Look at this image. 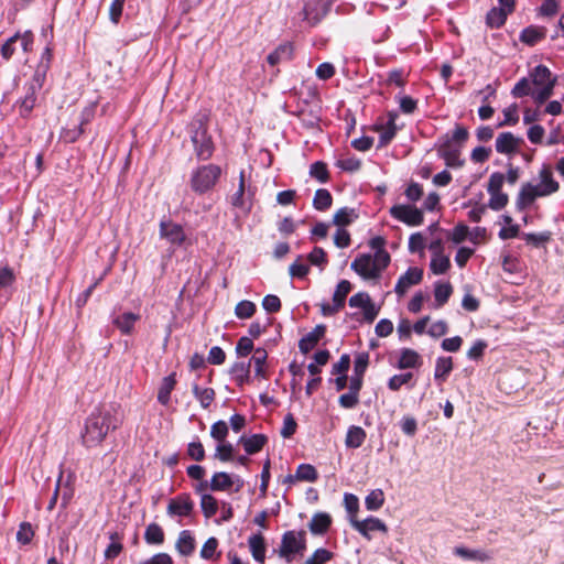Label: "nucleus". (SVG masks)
Masks as SVG:
<instances>
[{
  "mask_svg": "<svg viewBox=\"0 0 564 564\" xmlns=\"http://www.w3.org/2000/svg\"><path fill=\"white\" fill-rule=\"evenodd\" d=\"M122 425V419L116 411L96 408L85 420L80 433L83 446L97 447L102 444L109 432L117 431Z\"/></svg>",
  "mask_w": 564,
  "mask_h": 564,
  "instance_id": "1",
  "label": "nucleus"
},
{
  "mask_svg": "<svg viewBox=\"0 0 564 564\" xmlns=\"http://www.w3.org/2000/svg\"><path fill=\"white\" fill-rule=\"evenodd\" d=\"M538 180L536 184L525 182L521 185L516 198V208L519 212L530 208L538 198L551 196L560 191V183L554 177L551 164H542Z\"/></svg>",
  "mask_w": 564,
  "mask_h": 564,
  "instance_id": "2",
  "label": "nucleus"
},
{
  "mask_svg": "<svg viewBox=\"0 0 564 564\" xmlns=\"http://www.w3.org/2000/svg\"><path fill=\"white\" fill-rule=\"evenodd\" d=\"M191 141L196 158L202 161L209 160L215 151L212 135L208 133L206 116H196L189 124Z\"/></svg>",
  "mask_w": 564,
  "mask_h": 564,
  "instance_id": "3",
  "label": "nucleus"
},
{
  "mask_svg": "<svg viewBox=\"0 0 564 564\" xmlns=\"http://www.w3.org/2000/svg\"><path fill=\"white\" fill-rule=\"evenodd\" d=\"M221 172V167L213 163L196 167L189 178L192 191L197 195L210 192L218 183Z\"/></svg>",
  "mask_w": 564,
  "mask_h": 564,
  "instance_id": "4",
  "label": "nucleus"
},
{
  "mask_svg": "<svg viewBox=\"0 0 564 564\" xmlns=\"http://www.w3.org/2000/svg\"><path fill=\"white\" fill-rule=\"evenodd\" d=\"M46 78L41 73L33 74L30 80L23 86V96L15 101L19 108V115L22 118H29L36 106L39 94L41 93Z\"/></svg>",
  "mask_w": 564,
  "mask_h": 564,
  "instance_id": "5",
  "label": "nucleus"
},
{
  "mask_svg": "<svg viewBox=\"0 0 564 564\" xmlns=\"http://www.w3.org/2000/svg\"><path fill=\"white\" fill-rule=\"evenodd\" d=\"M505 175L500 172H494L488 180L487 192L490 196L488 207L492 210H501L509 203V196L502 192Z\"/></svg>",
  "mask_w": 564,
  "mask_h": 564,
  "instance_id": "6",
  "label": "nucleus"
},
{
  "mask_svg": "<svg viewBox=\"0 0 564 564\" xmlns=\"http://www.w3.org/2000/svg\"><path fill=\"white\" fill-rule=\"evenodd\" d=\"M306 549L305 532L286 531L282 535L279 555L286 558L288 562L292 561V555L302 553Z\"/></svg>",
  "mask_w": 564,
  "mask_h": 564,
  "instance_id": "7",
  "label": "nucleus"
},
{
  "mask_svg": "<svg viewBox=\"0 0 564 564\" xmlns=\"http://www.w3.org/2000/svg\"><path fill=\"white\" fill-rule=\"evenodd\" d=\"M20 43V47L24 53H30L33 50L34 35L31 31L24 33L17 32L13 36L9 37L1 46V56L3 59L9 61L15 53V44Z\"/></svg>",
  "mask_w": 564,
  "mask_h": 564,
  "instance_id": "8",
  "label": "nucleus"
},
{
  "mask_svg": "<svg viewBox=\"0 0 564 564\" xmlns=\"http://www.w3.org/2000/svg\"><path fill=\"white\" fill-rule=\"evenodd\" d=\"M389 213L394 219L411 227L420 226L424 221L422 210L412 205H394L390 208Z\"/></svg>",
  "mask_w": 564,
  "mask_h": 564,
  "instance_id": "9",
  "label": "nucleus"
},
{
  "mask_svg": "<svg viewBox=\"0 0 564 564\" xmlns=\"http://www.w3.org/2000/svg\"><path fill=\"white\" fill-rule=\"evenodd\" d=\"M398 113L394 111L388 112V120L384 123H376L373 130L379 132L378 149L386 148L395 137L398 128L395 120Z\"/></svg>",
  "mask_w": 564,
  "mask_h": 564,
  "instance_id": "10",
  "label": "nucleus"
},
{
  "mask_svg": "<svg viewBox=\"0 0 564 564\" xmlns=\"http://www.w3.org/2000/svg\"><path fill=\"white\" fill-rule=\"evenodd\" d=\"M350 523L367 540L371 539L370 532L380 531L384 534L388 533L387 524L379 518L369 517L362 521L350 519Z\"/></svg>",
  "mask_w": 564,
  "mask_h": 564,
  "instance_id": "11",
  "label": "nucleus"
},
{
  "mask_svg": "<svg viewBox=\"0 0 564 564\" xmlns=\"http://www.w3.org/2000/svg\"><path fill=\"white\" fill-rule=\"evenodd\" d=\"M423 279V270L417 267L409 268L404 274H402L394 288V292L402 296L406 293V291L419 283H421Z\"/></svg>",
  "mask_w": 564,
  "mask_h": 564,
  "instance_id": "12",
  "label": "nucleus"
},
{
  "mask_svg": "<svg viewBox=\"0 0 564 564\" xmlns=\"http://www.w3.org/2000/svg\"><path fill=\"white\" fill-rule=\"evenodd\" d=\"M351 269L366 280L378 279V269L373 265L372 257L368 253L360 254L352 263Z\"/></svg>",
  "mask_w": 564,
  "mask_h": 564,
  "instance_id": "13",
  "label": "nucleus"
},
{
  "mask_svg": "<svg viewBox=\"0 0 564 564\" xmlns=\"http://www.w3.org/2000/svg\"><path fill=\"white\" fill-rule=\"evenodd\" d=\"M194 509V502L188 494H181L171 499L167 505L170 516L188 517Z\"/></svg>",
  "mask_w": 564,
  "mask_h": 564,
  "instance_id": "14",
  "label": "nucleus"
},
{
  "mask_svg": "<svg viewBox=\"0 0 564 564\" xmlns=\"http://www.w3.org/2000/svg\"><path fill=\"white\" fill-rule=\"evenodd\" d=\"M523 139L517 138L511 132H502L496 139V151L501 154L512 155L519 151Z\"/></svg>",
  "mask_w": 564,
  "mask_h": 564,
  "instance_id": "15",
  "label": "nucleus"
},
{
  "mask_svg": "<svg viewBox=\"0 0 564 564\" xmlns=\"http://www.w3.org/2000/svg\"><path fill=\"white\" fill-rule=\"evenodd\" d=\"M160 236L176 246H181L186 239L183 227L172 221L160 223Z\"/></svg>",
  "mask_w": 564,
  "mask_h": 564,
  "instance_id": "16",
  "label": "nucleus"
},
{
  "mask_svg": "<svg viewBox=\"0 0 564 564\" xmlns=\"http://www.w3.org/2000/svg\"><path fill=\"white\" fill-rule=\"evenodd\" d=\"M324 324L316 325L312 332L302 337L299 341V348L302 354L310 352L326 334Z\"/></svg>",
  "mask_w": 564,
  "mask_h": 564,
  "instance_id": "17",
  "label": "nucleus"
},
{
  "mask_svg": "<svg viewBox=\"0 0 564 564\" xmlns=\"http://www.w3.org/2000/svg\"><path fill=\"white\" fill-rule=\"evenodd\" d=\"M546 33L545 26L529 25L521 31L519 40L528 46H534L546 37Z\"/></svg>",
  "mask_w": 564,
  "mask_h": 564,
  "instance_id": "18",
  "label": "nucleus"
},
{
  "mask_svg": "<svg viewBox=\"0 0 564 564\" xmlns=\"http://www.w3.org/2000/svg\"><path fill=\"white\" fill-rule=\"evenodd\" d=\"M250 368V361H236L231 365L229 373L238 387L251 383Z\"/></svg>",
  "mask_w": 564,
  "mask_h": 564,
  "instance_id": "19",
  "label": "nucleus"
},
{
  "mask_svg": "<svg viewBox=\"0 0 564 564\" xmlns=\"http://www.w3.org/2000/svg\"><path fill=\"white\" fill-rule=\"evenodd\" d=\"M267 359L268 351L264 348H256L252 357L250 358V364L254 365V377L259 379H268L269 372L267 370Z\"/></svg>",
  "mask_w": 564,
  "mask_h": 564,
  "instance_id": "20",
  "label": "nucleus"
},
{
  "mask_svg": "<svg viewBox=\"0 0 564 564\" xmlns=\"http://www.w3.org/2000/svg\"><path fill=\"white\" fill-rule=\"evenodd\" d=\"M454 555L466 561L487 562L491 560L489 552L484 550H470L463 545L455 546L453 549Z\"/></svg>",
  "mask_w": 564,
  "mask_h": 564,
  "instance_id": "21",
  "label": "nucleus"
},
{
  "mask_svg": "<svg viewBox=\"0 0 564 564\" xmlns=\"http://www.w3.org/2000/svg\"><path fill=\"white\" fill-rule=\"evenodd\" d=\"M332 525V517L326 512L315 513L310 523V531L315 535H324Z\"/></svg>",
  "mask_w": 564,
  "mask_h": 564,
  "instance_id": "22",
  "label": "nucleus"
},
{
  "mask_svg": "<svg viewBox=\"0 0 564 564\" xmlns=\"http://www.w3.org/2000/svg\"><path fill=\"white\" fill-rule=\"evenodd\" d=\"M239 443L248 455H253L262 451L268 443V437L264 434H253L250 437L241 436Z\"/></svg>",
  "mask_w": 564,
  "mask_h": 564,
  "instance_id": "23",
  "label": "nucleus"
},
{
  "mask_svg": "<svg viewBox=\"0 0 564 564\" xmlns=\"http://www.w3.org/2000/svg\"><path fill=\"white\" fill-rule=\"evenodd\" d=\"M293 57V45L290 42L280 44L272 53L267 57V62L271 66H275L281 62L291 61Z\"/></svg>",
  "mask_w": 564,
  "mask_h": 564,
  "instance_id": "24",
  "label": "nucleus"
},
{
  "mask_svg": "<svg viewBox=\"0 0 564 564\" xmlns=\"http://www.w3.org/2000/svg\"><path fill=\"white\" fill-rule=\"evenodd\" d=\"M175 547L183 556H189L194 553L196 542L189 530H183L180 532Z\"/></svg>",
  "mask_w": 564,
  "mask_h": 564,
  "instance_id": "25",
  "label": "nucleus"
},
{
  "mask_svg": "<svg viewBox=\"0 0 564 564\" xmlns=\"http://www.w3.org/2000/svg\"><path fill=\"white\" fill-rule=\"evenodd\" d=\"M422 365V358L417 351L411 348H403L397 364L398 369L417 368Z\"/></svg>",
  "mask_w": 564,
  "mask_h": 564,
  "instance_id": "26",
  "label": "nucleus"
},
{
  "mask_svg": "<svg viewBox=\"0 0 564 564\" xmlns=\"http://www.w3.org/2000/svg\"><path fill=\"white\" fill-rule=\"evenodd\" d=\"M367 433L366 431L357 425H351L347 430V434L345 437V445L347 448H359L366 441Z\"/></svg>",
  "mask_w": 564,
  "mask_h": 564,
  "instance_id": "27",
  "label": "nucleus"
},
{
  "mask_svg": "<svg viewBox=\"0 0 564 564\" xmlns=\"http://www.w3.org/2000/svg\"><path fill=\"white\" fill-rule=\"evenodd\" d=\"M176 386V373L172 372L171 375L163 378L161 387L158 392V401L167 405L171 400V393Z\"/></svg>",
  "mask_w": 564,
  "mask_h": 564,
  "instance_id": "28",
  "label": "nucleus"
},
{
  "mask_svg": "<svg viewBox=\"0 0 564 564\" xmlns=\"http://www.w3.org/2000/svg\"><path fill=\"white\" fill-rule=\"evenodd\" d=\"M139 318L140 316L138 314L126 312L117 316L113 324L123 335H129L132 333L134 324Z\"/></svg>",
  "mask_w": 564,
  "mask_h": 564,
  "instance_id": "29",
  "label": "nucleus"
},
{
  "mask_svg": "<svg viewBox=\"0 0 564 564\" xmlns=\"http://www.w3.org/2000/svg\"><path fill=\"white\" fill-rule=\"evenodd\" d=\"M248 544L253 558L263 563L265 558V540L261 533L253 534L248 539Z\"/></svg>",
  "mask_w": 564,
  "mask_h": 564,
  "instance_id": "30",
  "label": "nucleus"
},
{
  "mask_svg": "<svg viewBox=\"0 0 564 564\" xmlns=\"http://www.w3.org/2000/svg\"><path fill=\"white\" fill-rule=\"evenodd\" d=\"M532 78V84L538 87H546L550 83L556 82L555 78H552L551 70L545 65H538L533 68L530 74Z\"/></svg>",
  "mask_w": 564,
  "mask_h": 564,
  "instance_id": "31",
  "label": "nucleus"
},
{
  "mask_svg": "<svg viewBox=\"0 0 564 564\" xmlns=\"http://www.w3.org/2000/svg\"><path fill=\"white\" fill-rule=\"evenodd\" d=\"M303 15L304 20H306L311 25H316L322 19L319 1L304 0Z\"/></svg>",
  "mask_w": 564,
  "mask_h": 564,
  "instance_id": "32",
  "label": "nucleus"
},
{
  "mask_svg": "<svg viewBox=\"0 0 564 564\" xmlns=\"http://www.w3.org/2000/svg\"><path fill=\"white\" fill-rule=\"evenodd\" d=\"M144 540L151 545H161L165 540L162 527L155 522L150 523L144 532Z\"/></svg>",
  "mask_w": 564,
  "mask_h": 564,
  "instance_id": "33",
  "label": "nucleus"
},
{
  "mask_svg": "<svg viewBox=\"0 0 564 564\" xmlns=\"http://www.w3.org/2000/svg\"><path fill=\"white\" fill-rule=\"evenodd\" d=\"M192 391L203 409H208L216 397V392L213 388H200L196 383L193 384Z\"/></svg>",
  "mask_w": 564,
  "mask_h": 564,
  "instance_id": "34",
  "label": "nucleus"
},
{
  "mask_svg": "<svg viewBox=\"0 0 564 564\" xmlns=\"http://www.w3.org/2000/svg\"><path fill=\"white\" fill-rule=\"evenodd\" d=\"M508 18V13L505 8H491L486 15V24L490 29H499L502 26Z\"/></svg>",
  "mask_w": 564,
  "mask_h": 564,
  "instance_id": "35",
  "label": "nucleus"
},
{
  "mask_svg": "<svg viewBox=\"0 0 564 564\" xmlns=\"http://www.w3.org/2000/svg\"><path fill=\"white\" fill-rule=\"evenodd\" d=\"M234 485L229 474L225 471L215 473L210 479L209 488L213 491H225Z\"/></svg>",
  "mask_w": 564,
  "mask_h": 564,
  "instance_id": "36",
  "label": "nucleus"
},
{
  "mask_svg": "<svg viewBox=\"0 0 564 564\" xmlns=\"http://www.w3.org/2000/svg\"><path fill=\"white\" fill-rule=\"evenodd\" d=\"M333 196L326 188H318L313 198V207L318 212H325L332 207Z\"/></svg>",
  "mask_w": 564,
  "mask_h": 564,
  "instance_id": "37",
  "label": "nucleus"
},
{
  "mask_svg": "<svg viewBox=\"0 0 564 564\" xmlns=\"http://www.w3.org/2000/svg\"><path fill=\"white\" fill-rule=\"evenodd\" d=\"M523 239L527 245H530L534 248H542L552 240V232L549 230L541 232H528L523 234Z\"/></svg>",
  "mask_w": 564,
  "mask_h": 564,
  "instance_id": "38",
  "label": "nucleus"
},
{
  "mask_svg": "<svg viewBox=\"0 0 564 564\" xmlns=\"http://www.w3.org/2000/svg\"><path fill=\"white\" fill-rule=\"evenodd\" d=\"M453 370L452 357H438L436 359L434 378L435 380L445 381Z\"/></svg>",
  "mask_w": 564,
  "mask_h": 564,
  "instance_id": "39",
  "label": "nucleus"
},
{
  "mask_svg": "<svg viewBox=\"0 0 564 564\" xmlns=\"http://www.w3.org/2000/svg\"><path fill=\"white\" fill-rule=\"evenodd\" d=\"M109 539L111 542L105 550L104 555L106 560H115L123 550V545L121 543L122 536L118 532H110Z\"/></svg>",
  "mask_w": 564,
  "mask_h": 564,
  "instance_id": "40",
  "label": "nucleus"
},
{
  "mask_svg": "<svg viewBox=\"0 0 564 564\" xmlns=\"http://www.w3.org/2000/svg\"><path fill=\"white\" fill-rule=\"evenodd\" d=\"M441 139H448L451 143L456 145H463L467 142L469 139V132L468 129L462 124H456L455 129L452 132H447L440 137Z\"/></svg>",
  "mask_w": 564,
  "mask_h": 564,
  "instance_id": "41",
  "label": "nucleus"
},
{
  "mask_svg": "<svg viewBox=\"0 0 564 564\" xmlns=\"http://www.w3.org/2000/svg\"><path fill=\"white\" fill-rule=\"evenodd\" d=\"M358 218L354 208L343 207L339 208L333 216V223L338 227H345Z\"/></svg>",
  "mask_w": 564,
  "mask_h": 564,
  "instance_id": "42",
  "label": "nucleus"
},
{
  "mask_svg": "<svg viewBox=\"0 0 564 564\" xmlns=\"http://www.w3.org/2000/svg\"><path fill=\"white\" fill-rule=\"evenodd\" d=\"M453 293V286L449 282L435 284L434 289V297L436 302V307H442L449 300Z\"/></svg>",
  "mask_w": 564,
  "mask_h": 564,
  "instance_id": "43",
  "label": "nucleus"
},
{
  "mask_svg": "<svg viewBox=\"0 0 564 564\" xmlns=\"http://www.w3.org/2000/svg\"><path fill=\"white\" fill-rule=\"evenodd\" d=\"M351 283L348 280H341L336 286L333 295V302L339 307L344 308L346 297L351 291Z\"/></svg>",
  "mask_w": 564,
  "mask_h": 564,
  "instance_id": "44",
  "label": "nucleus"
},
{
  "mask_svg": "<svg viewBox=\"0 0 564 564\" xmlns=\"http://www.w3.org/2000/svg\"><path fill=\"white\" fill-rule=\"evenodd\" d=\"M295 478L300 481L314 482L318 478V473L313 465L301 464L296 468Z\"/></svg>",
  "mask_w": 564,
  "mask_h": 564,
  "instance_id": "45",
  "label": "nucleus"
},
{
  "mask_svg": "<svg viewBox=\"0 0 564 564\" xmlns=\"http://www.w3.org/2000/svg\"><path fill=\"white\" fill-rule=\"evenodd\" d=\"M383 503L384 494L381 489L371 490L365 499V506L369 511L379 510L383 506Z\"/></svg>",
  "mask_w": 564,
  "mask_h": 564,
  "instance_id": "46",
  "label": "nucleus"
},
{
  "mask_svg": "<svg viewBox=\"0 0 564 564\" xmlns=\"http://www.w3.org/2000/svg\"><path fill=\"white\" fill-rule=\"evenodd\" d=\"M310 175L317 180L319 183H327L330 177L327 164L323 161H316L311 164Z\"/></svg>",
  "mask_w": 564,
  "mask_h": 564,
  "instance_id": "47",
  "label": "nucleus"
},
{
  "mask_svg": "<svg viewBox=\"0 0 564 564\" xmlns=\"http://www.w3.org/2000/svg\"><path fill=\"white\" fill-rule=\"evenodd\" d=\"M451 268V261L447 256L433 254L430 263V269L434 274H444Z\"/></svg>",
  "mask_w": 564,
  "mask_h": 564,
  "instance_id": "48",
  "label": "nucleus"
},
{
  "mask_svg": "<svg viewBox=\"0 0 564 564\" xmlns=\"http://www.w3.org/2000/svg\"><path fill=\"white\" fill-rule=\"evenodd\" d=\"M200 508L207 519L214 517L218 510L217 499L209 494H203L200 498Z\"/></svg>",
  "mask_w": 564,
  "mask_h": 564,
  "instance_id": "49",
  "label": "nucleus"
},
{
  "mask_svg": "<svg viewBox=\"0 0 564 564\" xmlns=\"http://www.w3.org/2000/svg\"><path fill=\"white\" fill-rule=\"evenodd\" d=\"M245 193H246V176L245 171H240L239 174V184L237 192L231 196L230 203L234 207L243 208L245 207Z\"/></svg>",
  "mask_w": 564,
  "mask_h": 564,
  "instance_id": "50",
  "label": "nucleus"
},
{
  "mask_svg": "<svg viewBox=\"0 0 564 564\" xmlns=\"http://www.w3.org/2000/svg\"><path fill=\"white\" fill-rule=\"evenodd\" d=\"M256 311V304L248 300L240 301L235 307V314L239 319H247L252 317Z\"/></svg>",
  "mask_w": 564,
  "mask_h": 564,
  "instance_id": "51",
  "label": "nucleus"
},
{
  "mask_svg": "<svg viewBox=\"0 0 564 564\" xmlns=\"http://www.w3.org/2000/svg\"><path fill=\"white\" fill-rule=\"evenodd\" d=\"M310 272V267L304 263L303 256H297L296 260L289 267V273L292 278L303 279Z\"/></svg>",
  "mask_w": 564,
  "mask_h": 564,
  "instance_id": "52",
  "label": "nucleus"
},
{
  "mask_svg": "<svg viewBox=\"0 0 564 564\" xmlns=\"http://www.w3.org/2000/svg\"><path fill=\"white\" fill-rule=\"evenodd\" d=\"M408 73L403 68H393L389 70L387 76L388 85H395L398 87H404L406 84Z\"/></svg>",
  "mask_w": 564,
  "mask_h": 564,
  "instance_id": "53",
  "label": "nucleus"
},
{
  "mask_svg": "<svg viewBox=\"0 0 564 564\" xmlns=\"http://www.w3.org/2000/svg\"><path fill=\"white\" fill-rule=\"evenodd\" d=\"M333 556V552L327 549L319 547L305 561L304 564H325L330 561Z\"/></svg>",
  "mask_w": 564,
  "mask_h": 564,
  "instance_id": "54",
  "label": "nucleus"
},
{
  "mask_svg": "<svg viewBox=\"0 0 564 564\" xmlns=\"http://www.w3.org/2000/svg\"><path fill=\"white\" fill-rule=\"evenodd\" d=\"M531 83L529 78L522 77L518 83L514 85V87L511 90V95L514 98H522L525 96H531L532 94Z\"/></svg>",
  "mask_w": 564,
  "mask_h": 564,
  "instance_id": "55",
  "label": "nucleus"
},
{
  "mask_svg": "<svg viewBox=\"0 0 564 564\" xmlns=\"http://www.w3.org/2000/svg\"><path fill=\"white\" fill-rule=\"evenodd\" d=\"M52 57H53L52 48L46 46L41 54V61H40L39 65L36 66L34 74L41 73L43 75V78H46L47 70L51 67Z\"/></svg>",
  "mask_w": 564,
  "mask_h": 564,
  "instance_id": "56",
  "label": "nucleus"
},
{
  "mask_svg": "<svg viewBox=\"0 0 564 564\" xmlns=\"http://www.w3.org/2000/svg\"><path fill=\"white\" fill-rule=\"evenodd\" d=\"M34 536V530L30 522H22L17 532V541L23 545L29 544Z\"/></svg>",
  "mask_w": 564,
  "mask_h": 564,
  "instance_id": "57",
  "label": "nucleus"
},
{
  "mask_svg": "<svg viewBox=\"0 0 564 564\" xmlns=\"http://www.w3.org/2000/svg\"><path fill=\"white\" fill-rule=\"evenodd\" d=\"M307 260L311 264L322 268L328 262L327 253L321 247H314L313 250L307 254Z\"/></svg>",
  "mask_w": 564,
  "mask_h": 564,
  "instance_id": "58",
  "label": "nucleus"
},
{
  "mask_svg": "<svg viewBox=\"0 0 564 564\" xmlns=\"http://www.w3.org/2000/svg\"><path fill=\"white\" fill-rule=\"evenodd\" d=\"M216 447V452L214 454V457L219 459L220 462H229L234 458V446L232 444L228 442H220Z\"/></svg>",
  "mask_w": 564,
  "mask_h": 564,
  "instance_id": "59",
  "label": "nucleus"
},
{
  "mask_svg": "<svg viewBox=\"0 0 564 564\" xmlns=\"http://www.w3.org/2000/svg\"><path fill=\"white\" fill-rule=\"evenodd\" d=\"M344 505L346 511L349 513L350 519H357V512L359 510V499L354 494H345L344 495Z\"/></svg>",
  "mask_w": 564,
  "mask_h": 564,
  "instance_id": "60",
  "label": "nucleus"
},
{
  "mask_svg": "<svg viewBox=\"0 0 564 564\" xmlns=\"http://www.w3.org/2000/svg\"><path fill=\"white\" fill-rule=\"evenodd\" d=\"M462 149H463V145L453 144V143H451V141L448 139L438 138L437 143H436V150H437L438 156H444L448 152L456 153L459 151V153H462Z\"/></svg>",
  "mask_w": 564,
  "mask_h": 564,
  "instance_id": "61",
  "label": "nucleus"
},
{
  "mask_svg": "<svg viewBox=\"0 0 564 564\" xmlns=\"http://www.w3.org/2000/svg\"><path fill=\"white\" fill-rule=\"evenodd\" d=\"M413 378L411 372L394 375L388 381V388L391 391H399L403 384H408Z\"/></svg>",
  "mask_w": 564,
  "mask_h": 564,
  "instance_id": "62",
  "label": "nucleus"
},
{
  "mask_svg": "<svg viewBox=\"0 0 564 564\" xmlns=\"http://www.w3.org/2000/svg\"><path fill=\"white\" fill-rule=\"evenodd\" d=\"M560 10V4L557 0H543L538 11L542 17H554L557 14Z\"/></svg>",
  "mask_w": 564,
  "mask_h": 564,
  "instance_id": "63",
  "label": "nucleus"
},
{
  "mask_svg": "<svg viewBox=\"0 0 564 564\" xmlns=\"http://www.w3.org/2000/svg\"><path fill=\"white\" fill-rule=\"evenodd\" d=\"M228 435V425L225 421H217L214 423L210 427V436L218 441V442H225L226 437Z\"/></svg>",
  "mask_w": 564,
  "mask_h": 564,
  "instance_id": "64",
  "label": "nucleus"
}]
</instances>
